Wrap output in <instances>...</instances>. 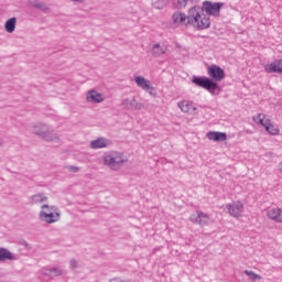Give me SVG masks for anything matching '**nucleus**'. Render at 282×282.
Instances as JSON below:
<instances>
[{"label":"nucleus","instance_id":"obj_1","mask_svg":"<svg viewBox=\"0 0 282 282\" xmlns=\"http://www.w3.org/2000/svg\"><path fill=\"white\" fill-rule=\"evenodd\" d=\"M172 21L175 25H193L196 30H208L210 28V18L204 17V9L199 6L192 7L187 15L180 11L174 12Z\"/></svg>","mask_w":282,"mask_h":282},{"label":"nucleus","instance_id":"obj_2","mask_svg":"<svg viewBox=\"0 0 282 282\" xmlns=\"http://www.w3.org/2000/svg\"><path fill=\"white\" fill-rule=\"evenodd\" d=\"M207 74L209 77L206 76H193L192 83L196 85V87H202L206 89L212 96H215V91L219 90V84L224 78H226V72L224 68L213 64L207 68Z\"/></svg>","mask_w":282,"mask_h":282},{"label":"nucleus","instance_id":"obj_3","mask_svg":"<svg viewBox=\"0 0 282 282\" xmlns=\"http://www.w3.org/2000/svg\"><path fill=\"white\" fill-rule=\"evenodd\" d=\"M126 162H128V159L122 152L111 151L104 155V164L110 171H120Z\"/></svg>","mask_w":282,"mask_h":282},{"label":"nucleus","instance_id":"obj_4","mask_svg":"<svg viewBox=\"0 0 282 282\" xmlns=\"http://www.w3.org/2000/svg\"><path fill=\"white\" fill-rule=\"evenodd\" d=\"M41 209L39 214L41 221L45 224H56V221H61V209H58V207L44 204L41 206Z\"/></svg>","mask_w":282,"mask_h":282},{"label":"nucleus","instance_id":"obj_5","mask_svg":"<svg viewBox=\"0 0 282 282\" xmlns=\"http://www.w3.org/2000/svg\"><path fill=\"white\" fill-rule=\"evenodd\" d=\"M33 133L37 135V138H41L45 142H61V139L58 138V134L50 128V126L45 123H36L33 126Z\"/></svg>","mask_w":282,"mask_h":282},{"label":"nucleus","instance_id":"obj_6","mask_svg":"<svg viewBox=\"0 0 282 282\" xmlns=\"http://www.w3.org/2000/svg\"><path fill=\"white\" fill-rule=\"evenodd\" d=\"M253 122L264 127L265 131L270 133V135H279V126L272 123L270 119H265L264 113H258L257 116H254Z\"/></svg>","mask_w":282,"mask_h":282},{"label":"nucleus","instance_id":"obj_7","mask_svg":"<svg viewBox=\"0 0 282 282\" xmlns=\"http://www.w3.org/2000/svg\"><path fill=\"white\" fill-rule=\"evenodd\" d=\"M224 8V2H210V1H205L203 2V7H200V9H203V17L204 15V10L205 12H207V14L212 15V17H219V12L220 10Z\"/></svg>","mask_w":282,"mask_h":282},{"label":"nucleus","instance_id":"obj_8","mask_svg":"<svg viewBox=\"0 0 282 282\" xmlns=\"http://www.w3.org/2000/svg\"><path fill=\"white\" fill-rule=\"evenodd\" d=\"M189 221H192V224H197L198 226L204 228V226H208L210 221V216L202 210H197L196 215L192 214V216L189 217Z\"/></svg>","mask_w":282,"mask_h":282},{"label":"nucleus","instance_id":"obj_9","mask_svg":"<svg viewBox=\"0 0 282 282\" xmlns=\"http://www.w3.org/2000/svg\"><path fill=\"white\" fill-rule=\"evenodd\" d=\"M227 209L231 217H241V214L243 213V204L241 202L228 204Z\"/></svg>","mask_w":282,"mask_h":282},{"label":"nucleus","instance_id":"obj_10","mask_svg":"<svg viewBox=\"0 0 282 282\" xmlns=\"http://www.w3.org/2000/svg\"><path fill=\"white\" fill-rule=\"evenodd\" d=\"M206 137L213 142H226L228 134L226 132L209 131Z\"/></svg>","mask_w":282,"mask_h":282},{"label":"nucleus","instance_id":"obj_11","mask_svg":"<svg viewBox=\"0 0 282 282\" xmlns=\"http://www.w3.org/2000/svg\"><path fill=\"white\" fill-rule=\"evenodd\" d=\"M19 257L14 253H12L7 248L2 247L0 248V262L3 263L6 261H17Z\"/></svg>","mask_w":282,"mask_h":282},{"label":"nucleus","instance_id":"obj_12","mask_svg":"<svg viewBox=\"0 0 282 282\" xmlns=\"http://www.w3.org/2000/svg\"><path fill=\"white\" fill-rule=\"evenodd\" d=\"M86 100L87 102H105V97L102 96V94L94 90V89H90L88 93H87V96H86Z\"/></svg>","mask_w":282,"mask_h":282},{"label":"nucleus","instance_id":"obj_13","mask_svg":"<svg viewBox=\"0 0 282 282\" xmlns=\"http://www.w3.org/2000/svg\"><path fill=\"white\" fill-rule=\"evenodd\" d=\"M121 105L122 107H124V109H128V110H131V109L140 110L144 107L142 104L138 102L135 98L123 99Z\"/></svg>","mask_w":282,"mask_h":282},{"label":"nucleus","instance_id":"obj_14","mask_svg":"<svg viewBox=\"0 0 282 282\" xmlns=\"http://www.w3.org/2000/svg\"><path fill=\"white\" fill-rule=\"evenodd\" d=\"M269 219L272 221H276V224H282V209L281 208H272L267 213Z\"/></svg>","mask_w":282,"mask_h":282},{"label":"nucleus","instance_id":"obj_15","mask_svg":"<svg viewBox=\"0 0 282 282\" xmlns=\"http://www.w3.org/2000/svg\"><path fill=\"white\" fill-rule=\"evenodd\" d=\"M269 74H282V59H276L265 67Z\"/></svg>","mask_w":282,"mask_h":282},{"label":"nucleus","instance_id":"obj_16","mask_svg":"<svg viewBox=\"0 0 282 282\" xmlns=\"http://www.w3.org/2000/svg\"><path fill=\"white\" fill-rule=\"evenodd\" d=\"M178 107L181 109V111H183V113H195V111H197V107H193V105L188 101V100H183L180 101Z\"/></svg>","mask_w":282,"mask_h":282},{"label":"nucleus","instance_id":"obj_17","mask_svg":"<svg viewBox=\"0 0 282 282\" xmlns=\"http://www.w3.org/2000/svg\"><path fill=\"white\" fill-rule=\"evenodd\" d=\"M109 147V140L106 138H97L90 142V149H107Z\"/></svg>","mask_w":282,"mask_h":282},{"label":"nucleus","instance_id":"obj_18","mask_svg":"<svg viewBox=\"0 0 282 282\" xmlns=\"http://www.w3.org/2000/svg\"><path fill=\"white\" fill-rule=\"evenodd\" d=\"M134 83H137L138 87H142L145 91L153 89V87H151V82L142 76H135Z\"/></svg>","mask_w":282,"mask_h":282},{"label":"nucleus","instance_id":"obj_19","mask_svg":"<svg viewBox=\"0 0 282 282\" xmlns=\"http://www.w3.org/2000/svg\"><path fill=\"white\" fill-rule=\"evenodd\" d=\"M30 6L32 8H36V10H41V12H45L46 14H50L52 12V9L45 4V2H41L39 0H34L30 2Z\"/></svg>","mask_w":282,"mask_h":282},{"label":"nucleus","instance_id":"obj_20","mask_svg":"<svg viewBox=\"0 0 282 282\" xmlns=\"http://www.w3.org/2000/svg\"><path fill=\"white\" fill-rule=\"evenodd\" d=\"M44 274L45 276H50L51 279H54V276H62L63 269H61V267H53L50 269H45Z\"/></svg>","mask_w":282,"mask_h":282},{"label":"nucleus","instance_id":"obj_21","mask_svg":"<svg viewBox=\"0 0 282 282\" xmlns=\"http://www.w3.org/2000/svg\"><path fill=\"white\" fill-rule=\"evenodd\" d=\"M30 204H44V202H47V196H45L43 193L35 194L29 198Z\"/></svg>","mask_w":282,"mask_h":282},{"label":"nucleus","instance_id":"obj_22","mask_svg":"<svg viewBox=\"0 0 282 282\" xmlns=\"http://www.w3.org/2000/svg\"><path fill=\"white\" fill-rule=\"evenodd\" d=\"M4 29L9 34H12L17 30V18H11L4 23Z\"/></svg>","mask_w":282,"mask_h":282},{"label":"nucleus","instance_id":"obj_23","mask_svg":"<svg viewBox=\"0 0 282 282\" xmlns=\"http://www.w3.org/2000/svg\"><path fill=\"white\" fill-rule=\"evenodd\" d=\"M166 53V46H162L160 44H154L152 46V55H154L155 57L158 56H162V54Z\"/></svg>","mask_w":282,"mask_h":282},{"label":"nucleus","instance_id":"obj_24","mask_svg":"<svg viewBox=\"0 0 282 282\" xmlns=\"http://www.w3.org/2000/svg\"><path fill=\"white\" fill-rule=\"evenodd\" d=\"M151 3L155 8V10H163L164 8H166L169 0H151Z\"/></svg>","mask_w":282,"mask_h":282},{"label":"nucleus","instance_id":"obj_25","mask_svg":"<svg viewBox=\"0 0 282 282\" xmlns=\"http://www.w3.org/2000/svg\"><path fill=\"white\" fill-rule=\"evenodd\" d=\"M173 6L176 10H182V8L188 6V0H173Z\"/></svg>","mask_w":282,"mask_h":282},{"label":"nucleus","instance_id":"obj_26","mask_svg":"<svg viewBox=\"0 0 282 282\" xmlns=\"http://www.w3.org/2000/svg\"><path fill=\"white\" fill-rule=\"evenodd\" d=\"M245 273L247 274V276H249V279L251 281H261V275L254 273L253 271H248V270H245Z\"/></svg>","mask_w":282,"mask_h":282},{"label":"nucleus","instance_id":"obj_27","mask_svg":"<svg viewBox=\"0 0 282 282\" xmlns=\"http://www.w3.org/2000/svg\"><path fill=\"white\" fill-rule=\"evenodd\" d=\"M78 268V260L77 259H70V270H76Z\"/></svg>","mask_w":282,"mask_h":282},{"label":"nucleus","instance_id":"obj_28","mask_svg":"<svg viewBox=\"0 0 282 282\" xmlns=\"http://www.w3.org/2000/svg\"><path fill=\"white\" fill-rule=\"evenodd\" d=\"M68 171H70L72 173H78L79 169H78V166L70 165L68 167Z\"/></svg>","mask_w":282,"mask_h":282},{"label":"nucleus","instance_id":"obj_29","mask_svg":"<svg viewBox=\"0 0 282 282\" xmlns=\"http://www.w3.org/2000/svg\"><path fill=\"white\" fill-rule=\"evenodd\" d=\"M72 1H76L77 3H83V1L85 0H72Z\"/></svg>","mask_w":282,"mask_h":282},{"label":"nucleus","instance_id":"obj_30","mask_svg":"<svg viewBox=\"0 0 282 282\" xmlns=\"http://www.w3.org/2000/svg\"><path fill=\"white\" fill-rule=\"evenodd\" d=\"M0 147H3V139L0 138Z\"/></svg>","mask_w":282,"mask_h":282},{"label":"nucleus","instance_id":"obj_31","mask_svg":"<svg viewBox=\"0 0 282 282\" xmlns=\"http://www.w3.org/2000/svg\"><path fill=\"white\" fill-rule=\"evenodd\" d=\"M192 1V3H197V1H199V0H191Z\"/></svg>","mask_w":282,"mask_h":282}]
</instances>
